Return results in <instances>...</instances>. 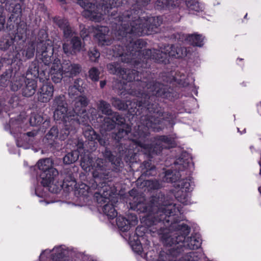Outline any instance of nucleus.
Segmentation results:
<instances>
[{
  "instance_id": "f257e3e1",
  "label": "nucleus",
  "mask_w": 261,
  "mask_h": 261,
  "mask_svg": "<svg viewBox=\"0 0 261 261\" xmlns=\"http://www.w3.org/2000/svg\"><path fill=\"white\" fill-rule=\"evenodd\" d=\"M126 202L131 209L147 214L144 222L150 232L161 236L165 245H174L171 248L172 255L177 256L184 248L195 250L201 246V239L198 234L186 239L190 227L178 223L180 220L175 216L181 214V210L175 204L167 201L165 195L160 193L158 197H153L149 202H146L144 196L139 194L137 190L132 189L129 192Z\"/></svg>"
},
{
  "instance_id": "f03ea898",
  "label": "nucleus",
  "mask_w": 261,
  "mask_h": 261,
  "mask_svg": "<svg viewBox=\"0 0 261 261\" xmlns=\"http://www.w3.org/2000/svg\"><path fill=\"white\" fill-rule=\"evenodd\" d=\"M150 0H132V8L118 17V24L115 36L120 44L125 46L129 40L137 37L149 35L157 32L156 29L162 24L160 17H141V8Z\"/></svg>"
},
{
  "instance_id": "7ed1b4c3",
  "label": "nucleus",
  "mask_w": 261,
  "mask_h": 261,
  "mask_svg": "<svg viewBox=\"0 0 261 261\" xmlns=\"http://www.w3.org/2000/svg\"><path fill=\"white\" fill-rule=\"evenodd\" d=\"M145 42L141 39L129 40L124 48L120 44H117L113 48V56L120 57L122 62L130 63L137 66L146 68L148 66V60L153 59L158 62H164L168 61L169 57L179 58L186 55V49L181 47H175L173 45L165 46L161 49H143L142 48L145 45Z\"/></svg>"
},
{
  "instance_id": "20e7f679",
  "label": "nucleus",
  "mask_w": 261,
  "mask_h": 261,
  "mask_svg": "<svg viewBox=\"0 0 261 261\" xmlns=\"http://www.w3.org/2000/svg\"><path fill=\"white\" fill-rule=\"evenodd\" d=\"M126 86L127 83L123 86L121 90L124 89V91L120 92L119 94L124 95L126 93L129 94L128 92L131 89V87L130 89H127ZM132 89L136 92V95H132L138 97V99H134L133 101L127 100L124 103L118 98H113L112 103L118 110H127L132 115H140V110L145 111V115L149 114L148 107H151L152 103L157 102L156 101L157 97L169 99H171L172 97L168 86L155 82L154 80L143 81L140 85L135 86Z\"/></svg>"
},
{
  "instance_id": "39448f33",
  "label": "nucleus",
  "mask_w": 261,
  "mask_h": 261,
  "mask_svg": "<svg viewBox=\"0 0 261 261\" xmlns=\"http://www.w3.org/2000/svg\"><path fill=\"white\" fill-rule=\"evenodd\" d=\"M148 113L142 118V125L138 127L139 130L134 133L133 140L136 141L141 148V151L151 157L153 154H159L163 149L169 148L172 144L171 138L165 136H160L155 142L150 144L149 140V130L159 132L163 128V120H168L171 115L168 112H163L157 102L152 103L151 107H148Z\"/></svg>"
},
{
  "instance_id": "423d86ee",
  "label": "nucleus",
  "mask_w": 261,
  "mask_h": 261,
  "mask_svg": "<svg viewBox=\"0 0 261 261\" xmlns=\"http://www.w3.org/2000/svg\"><path fill=\"white\" fill-rule=\"evenodd\" d=\"M188 165L187 161L179 158L174 163V171H166L163 178L164 182L175 183V197L185 205L190 203L189 193L193 190L194 186L189 176Z\"/></svg>"
},
{
  "instance_id": "0eeeda50",
  "label": "nucleus",
  "mask_w": 261,
  "mask_h": 261,
  "mask_svg": "<svg viewBox=\"0 0 261 261\" xmlns=\"http://www.w3.org/2000/svg\"><path fill=\"white\" fill-rule=\"evenodd\" d=\"M107 68L110 73L117 75L124 80L123 85L125 84L124 81L130 83L128 86L131 87V88L140 85L143 81H149L154 79V74H151L149 71L141 72L139 74V71L120 68L118 62L109 63L107 65ZM128 92L130 94H136V91L133 89H130Z\"/></svg>"
},
{
  "instance_id": "6e6552de",
  "label": "nucleus",
  "mask_w": 261,
  "mask_h": 261,
  "mask_svg": "<svg viewBox=\"0 0 261 261\" xmlns=\"http://www.w3.org/2000/svg\"><path fill=\"white\" fill-rule=\"evenodd\" d=\"M38 167L42 171L40 174L41 183L44 187H47L51 193H57L62 185V181H56L58 175V170L53 167V162L49 159L40 160L38 162Z\"/></svg>"
},
{
  "instance_id": "1a4fd4ad",
  "label": "nucleus",
  "mask_w": 261,
  "mask_h": 261,
  "mask_svg": "<svg viewBox=\"0 0 261 261\" xmlns=\"http://www.w3.org/2000/svg\"><path fill=\"white\" fill-rule=\"evenodd\" d=\"M109 163L104 161L102 159L98 158L93 162L92 173L93 179L90 182L89 188L95 189L98 187V184H100L103 181L110 180L109 179L110 169L108 167Z\"/></svg>"
},
{
  "instance_id": "9d476101",
  "label": "nucleus",
  "mask_w": 261,
  "mask_h": 261,
  "mask_svg": "<svg viewBox=\"0 0 261 261\" xmlns=\"http://www.w3.org/2000/svg\"><path fill=\"white\" fill-rule=\"evenodd\" d=\"M143 116H145V115L141 117L140 124L134 128L133 133H130L131 128L130 126H127V127H120L118 128V131L117 133H113L112 135V137L117 141H119L122 139H127L129 140V141H131L132 143L130 144V146H129L128 148H130L132 149V152H135V150H137L138 151H141V148L139 146V144L137 143L136 141L133 140V138H134V133L136 132H139V130L138 129V127L140 125H142V118ZM139 132H140V134H142V130H139Z\"/></svg>"
},
{
  "instance_id": "9b49d317",
  "label": "nucleus",
  "mask_w": 261,
  "mask_h": 261,
  "mask_svg": "<svg viewBox=\"0 0 261 261\" xmlns=\"http://www.w3.org/2000/svg\"><path fill=\"white\" fill-rule=\"evenodd\" d=\"M54 47L51 40H41L37 45V55L45 65L48 66L55 59L53 57Z\"/></svg>"
},
{
  "instance_id": "f8f14e48",
  "label": "nucleus",
  "mask_w": 261,
  "mask_h": 261,
  "mask_svg": "<svg viewBox=\"0 0 261 261\" xmlns=\"http://www.w3.org/2000/svg\"><path fill=\"white\" fill-rule=\"evenodd\" d=\"M81 186H82V188L83 189L87 187V190L89 189V186L88 187L86 185H81ZM111 188L112 182L111 180H109L108 182L105 180L100 184H98V187L95 189L90 188V189L92 190L97 189V191L94 193V197L100 205V206H101L102 204L106 202L109 203L110 197L112 193Z\"/></svg>"
},
{
  "instance_id": "ddd939ff",
  "label": "nucleus",
  "mask_w": 261,
  "mask_h": 261,
  "mask_svg": "<svg viewBox=\"0 0 261 261\" xmlns=\"http://www.w3.org/2000/svg\"><path fill=\"white\" fill-rule=\"evenodd\" d=\"M122 148L121 145L119 146V155L118 156H115L107 147H106L105 150L102 151L103 157L106 159H107L109 161V163H111L114 169L116 171L119 170L120 167H121V164H122L121 161L122 157L123 156H127V155L132 156L134 154L136 153V152H132L130 148H127L124 147L125 150H121Z\"/></svg>"
},
{
  "instance_id": "4468645a",
  "label": "nucleus",
  "mask_w": 261,
  "mask_h": 261,
  "mask_svg": "<svg viewBox=\"0 0 261 261\" xmlns=\"http://www.w3.org/2000/svg\"><path fill=\"white\" fill-rule=\"evenodd\" d=\"M67 106L66 98L64 95H60L55 97L53 101V107L55 109L54 115L55 120L68 119Z\"/></svg>"
},
{
  "instance_id": "2eb2a0df",
  "label": "nucleus",
  "mask_w": 261,
  "mask_h": 261,
  "mask_svg": "<svg viewBox=\"0 0 261 261\" xmlns=\"http://www.w3.org/2000/svg\"><path fill=\"white\" fill-rule=\"evenodd\" d=\"M70 45L68 43H64L62 45L63 52L67 56L75 55L81 51H85V45L82 42L80 37L74 36L72 38Z\"/></svg>"
},
{
  "instance_id": "dca6fc26",
  "label": "nucleus",
  "mask_w": 261,
  "mask_h": 261,
  "mask_svg": "<svg viewBox=\"0 0 261 261\" xmlns=\"http://www.w3.org/2000/svg\"><path fill=\"white\" fill-rule=\"evenodd\" d=\"M68 117L66 126H71L72 128H77L80 124L85 125V126L89 125L90 119L86 110H85V112L77 115L69 113Z\"/></svg>"
},
{
  "instance_id": "f3484780",
  "label": "nucleus",
  "mask_w": 261,
  "mask_h": 261,
  "mask_svg": "<svg viewBox=\"0 0 261 261\" xmlns=\"http://www.w3.org/2000/svg\"><path fill=\"white\" fill-rule=\"evenodd\" d=\"M59 66L65 77H72L81 71V66L79 64L72 63L69 60H64L61 63L59 59Z\"/></svg>"
},
{
  "instance_id": "a211bd4d",
  "label": "nucleus",
  "mask_w": 261,
  "mask_h": 261,
  "mask_svg": "<svg viewBox=\"0 0 261 261\" xmlns=\"http://www.w3.org/2000/svg\"><path fill=\"white\" fill-rule=\"evenodd\" d=\"M28 126V118L25 112L21 113L16 118H11L9 121V129L11 134L20 131Z\"/></svg>"
},
{
  "instance_id": "6ab92c4d",
  "label": "nucleus",
  "mask_w": 261,
  "mask_h": 261,
  "mask_svg": "<svg viewBox=\"0 0 261 261\" xmlns=\"http://www.w3.org/2000/svg\"><path fill=\"white\" fill-rule=\"evenodd\" d=\"M54 92V86L50 83L43 84L37 92V99L41 102H48L52 98Z\"/></svg>"
},
{
  "instance_id": "aec40b11",
  "label": "nucleus",
  "mask_w": 261,
  "mask_h": 261,
  "mask_svg": "<svg viewBox=\"0 0 261 261\" xmlns=\"http://www.w3.org/2000/svg\"><path fill=\"white\" fill-rule=\"evenodd\" d=\"M138 223V219L135 215L128 216V218L119 216L116 218V224L118 228L122 231L128 230L132 226L136 225Z\"/></svg>"
},
{
  "instance_id": "412c9836",
  "label": "nucleus",
  "mask_w": 261,
  "mask_h": 261,
  "mask_svg": "<svg viewBox=\"0 0 261 261\" xmlns=\"http://www.w3.org/2000/svg\"><path fill=\"white\" fill-rule=\"evenodd\" d=\"M89 103V100L85 95H80L74 100L73 110L68 111V114L77 115L85 112L86 107Z\"/></svg>"
},
{
  "instance_id": "4be33fe9",
  "label": "nucleus",
  "mask_w": 261,
  "mask_h": 261,
  "mask_svg": "<svg viewBox=\"0 0 261 261\" xmlns=\"http://www.w3.org/2000/svg\"><path fill=\"white\" fill-rule=\"evenodd\" d=\"M49 73L51 80L54 83H59L61 82L64 75L59 66V59L58 58H56L54 60Z\"/></svg>"
},
{
  "instance_id": "5701e85b",
  "label": "nucleus",
  "mask_w": 261,
  "mask_h": 261,
  "mask_svg": "<svg viewBox=\"0 0 261 261\" xmlns=\"http://www.w3.org/2000/svg\"><path fill=\"white\" fill-rule=\"evenodd\" d=\"M109 32V29L107 27H100L95 37L98 41V44L101 46L109 45L112 42V39H110L107 33Z\"/></svg>"
},
{
  "instance_id": "b1692460",
  "label": "nucleus",
  "mask_w": 261,
  "mask_h": 261,
  "mask_svg": "<svg viewBox=\"0 0 261 261\" xmlns=\"http://www.w3.org/2000/svg\"><path fill=\"white\" fill-rule=\"evenodd\" d=\"M23 2L24 0H19ZM16 0H0V3H5L6 10L12 13L11 14H14L17 17L21 15V6L19 4H14Z\"/></svg>"
},
{
  "instance_id": "393cba45",
  "label": "nucleus",
  "mask_w": 261,
  "mask_h": 261,
  "mask_svg": "<svg viewBox=\"0 0 261 261\" xmlns=\"http://www.w3.org/2000/svg\"><path fill=\"white\" fill-rule=\"evenodd\" d=\"M25 79V85L22 89V94L25 97H31L35 94L36 91L37 87V80Z\"/></svg>"
},
{
  "instance_id": "a878e982",
  "label": "nucleus",
  "mask_w": 261,
  "mask_h": 261,
  "mask_svg": "<svg viewBox=\"0 0 261 261\" xmlns=\"http://www.w3.org/2000/svg\"><path fill=\"white\" fill-rule=\"evenodd\" d=\"M142 176L146 177L154 176L156 174V170L154 165L150 161H144L140 166Z\"/></svg>"
},
{
  "instance_id": "bb28decb",
  "label": "nucleus",
  "mask_w": 261,
  "mask_h": 261,
  "mask_svg": "<svg viewBox=\"0 0 261 261\" xmlns=\"http://www.w3.org/2000/svg\"><path fill=\"white\" fill-rule=\"evenodd\" d=\"M59 175L56 176V181H62V185L61 188V189L59 190V191L62 189V187H63L64 184L66 182H75V178L73 175L72 172L71 171V169L69 168H66L63 170V171L61 172L60 176L61 177V179L59 180L58 179Z\"/></svg>"
},
{
  "instance_id": "cd10ccee",
  "label": "nucleus",
  "mask_w": 261,
  "mask_h": 261,
  "mask_svg": "<svg viewBox=\"0 0 261 261\" xmlns=\"http://www.w3.org/2000/svg\"><path fill=\"white\" fill-rule=\"evenodd\" d=\"M186 40L194 46L201 47L204 44V37L201 35L196 33L187 35Z\"/></svg>"
},
{
  "instance_id": "c85d7f7f",
  "label": "nucleus",
  "mask_w": 261,
  "mask_h": 261,
  "mask_svg": "<svg viewBox=\"0 0 261 261\" xmlns=\"http://www.w3.org/2000/svg\"><path fill=\"white\" fill-rule=\"evenodd\" d=\"M39 75L38 63L36 61L32 62L26 72L25 78L35 79L36 80Z\"/></svg>"
},
{
  "instance_id": "c756f323",
  "label": "nucleus",
  "mask_w": 261,
  "mask_h": 261,
  "mask_svg": "<svg viewBox=\"0 0 261 261\" xmlns=\"http://www.w3.org/2000/svg\"><path fill=\"white\" fill-rule=\"evenodd\" d=\"M53 259L54 261H71L65 257V250L62 246L56 247L53 249Z\"/></svg>"
},
{
  "instance_id": "7c9ffc66",
  "label": "nucleus",
  "mask_w": 261,
  "mask_h": 261,
  "mask_svg": "<svg viewBox=\"0 0 261 261\" xmlns=\"http://www.w3.org/2000/svg\"><path fill=\"white\" fill-rule=\"evenodd\" d=\"M45 139L48 140V143L49 145H53L56 140L59 139L58 128L56 126L51 127L46 134Z\"/></svg>"
},
{
  "instance_id": "2f4dec72",
  "label": "nucleus",
  "mask_w": 261,
  "mask_h": 261,
  "mask_svg": "<svg viewBox=\"0 0 261 261\" xmlns=\"http://www.w3.org/2000/svg\"><path fill=\"white\" fill-rule=\"evenodd\" d=\"M97 109L103 114L111 115L112 114V111L110 103L107 101L100 100L97 103Z\"/></svg>"
},
{
  "instance_id": "473e14b6",
  "label": "nucleus",
  "mask_w": 261,
  "mask_h": 261,
  "mask_svg": "<svg viewBox=\"0 0 261 261\" xmlns=\"http://www.w3.org/2000/svg\"><path fill=\"white\" fill-rule=\"evenodd\" d=\"M83 134L85 137L90 141H94L98 138V135L96 133L93 128L88 125L83 128Z\"/></svg>"
},
{
  "instance_id": "72a5a7b5",
  "label": "nucleus",
  "mask_w": 261,
  "mask_h": 261,
  "mask_svg": "<svg viewBox=\"0 0 261 261\" xmlns=\"http://www.w3.org/2000/svg\"><path fill=\"white\" fill-rule=\"evenodd\" d=\"M60 120L63 121L64 124V127L59 132V140H64L68 137L69 133L71 131H74L76 128H71V126H66V122L68 121L66 119H60Z\"/></svg>"
},
{
  "instance_id": "f704fd0d",
  "label": "nucleus",
  "mask_w": 261,
  "mask_h": 261,
  "mask_svg": "<svg viewBox=\"0 0 261 261\" xmlns=\"http://www.w3.org/2000/svg\"><path fill=\"white\" fill-rule=\"evenodd\" d=\"M102 211L110 219H113L117 216V212L114 205L110 203H108L103 206Z\"/></svg>"
},
{
  "instance_id": "c9c22d12",
  "label": "nucleus",
  "mask_w": 261,
  "mask_h": 261,
  "mask_svg": "<svg viewBox=\"0 0 261 261\" xmlns=\"http://www.w3.org/2000/svg\"><path fill=\"white\" fill-rule=\"evenodd\" d=\"M79 151L77 150H74L65 155L63 162L68 165L74 163L79 159Z\"/></svg>"
},
{
  "instance_id": "e433bc0d",
  "label": "nucleus",
  "mask_w": 261,
  "mask_h": 261,
  "mask_svg": "<svg viewBox=\"0 0 261 261\" xmlns=\"http://www.w3.org/2000/svg\"><path fill=\"white\" fill-rule=\"evenodd\" d=\"M43 120V118L41 115L36 113H32L29 119H28V122H29L30 125L35 126L40 125Z\"/></svg>"
},
{
  "instance_id": "4c0bfd02",
  "label": "nucleus",
  "mask_w": 261,
  "mask_h": 261,
  "mask_svg": "<svg viewBox=\"0 0 261 261\" xmlns=\"http://www.w3.org/2000/svg\"><path fill=\"white\" fill-rule=\"evenodd\" d=\"M25 81V77L23 75L16 77L15 79L11 82V89L14 91H17L22 87Z\"/></svg>"
},
{
  "instance_id": "58836bf2",
  "label": "nucleus",
  "mask_w": 261,
  "mask_h": 261,
  "mask_svg": "<svg viewBox=\"0 0 261 261\" xmlns=\"http://www.w3.org/2000/svg\"><path fill=\"white\" fill-rule=\"evenodd\" d=\"M201 257V253L199 252H191L186 255L175 261H199Z\"/></svg>"
},
{
  "instance_id": "ea45409f",
  "label": "nucleus",
  "mask_w": 261,
  "mask_h": 261,
  "mask_svg": "<svg viewBox=\"0 0 261 261\" xmlns=\"http://www.w3.org/2000/svg\"><path fill=\"white\" fill-rule=\"evenodd\" d=\"M115 126L113 118L106 117L104 118L103 122L101 124V128L106 131H110L113 129Z\"/></svg>"
},
{
  "instance_id": "a19ab883",
  "label": "nucleus",
  "mask_w": 261,
  "mask_h": 261,
  "mask_svg": "<svg viewBox=\"0 0 261 261\" xmlns=\"http://www.w3.org/2000/svg\"><path fill=\"white\" fill-rule=\"evenodd\" d=\"M175 6L176 4H175L173 0H158L156 2V7L158 9Z\"/></svg>"
},
{
  "instance_id": "79ce46f5",
  "label": "nucleus",
  "mask_w": 261,
  "mask_h": 261,
  "mask_svg": "<svg viewBox=\"0 0 261 261\" xmlns=\"http://www.w3.org/2000/svg\"><path fill=\"white\" fill-rule=\"evenodd\" d=\"M35 46L33 43H29L25 48L22 49L24 54L26 60L33 57L35 53Z\"/></svg>"
},
{
  "instance_id": "37998d69",
  "label": "nucleus",
  "mask_w": 261,
  "mask_h": 261,
  "mask_svg": "<svg viewBox=\"0 0 261 261\" xmlns=\"http://www.w3.org/2000/svg\"><path fill=\"white\" fill-rule=\"evenodd\" d=\"M113 120L115 125L117 124L120 125V127H127L129 126L128 124L125 123V119L124 117L120 115L118 113H114L112 115Z\"/></svg>"
},
{
  "instance_id": "c03bdc74",
  "label": "nucleus",
  "mask_w": 261,
  "mask_h": 261,
  "mask_svg": "<svg viewBox=\"0 0 261 261\" xmlns=\"http://www.w3.org/2000/svg\"><path fill=\"white\" fill-rule=\"evenodd\" d=\"M27 28L24 23L19 24L16 30V32L15 33L14 39L18 38V40L22 39L23 37L26 35Z\"/></svg>"
},
{
  "instance_id": "a18cd8bd",
  "label": "nucleus",
  "mask_w": 261,
  "mask_h": 261,
  "mask_svg": "<svg viewBox=\"0 0 261 261\" xmlns=\"http://www.w3.org/2000/svg\"><path fill=\"white\" fill-rule=\"evenodd\" d=\"M53 21L61 30H63L69 25V22L66 19L59 16L55 17L53 18Z\"/></svg>"
},
{
  "instance_id": "49530a36",
  "label": "nucleus",
  "mask_w": 261,
  "mask_h": 261,
  "mask_svg": "<svg viewBox=\"0 0 261 261\" xmlns=\"http://www.w3.org/2000/svg\"><path fill=\"white\" fill-rule=\"evenodd\" d=\"M93 162L89 158H83L81 160V166L86 171H90L92 169Z\"/></svg>"
},
{
  "instance_id": "de8ad7c7",
  "label": "nucleus",
  "mask_w": 261,
  "mask_h": 261,
  "mask_svg": "<svg viewBox=\"0 0 261 261\" xmlns=\"http://www.w3.org/2000/svg\"><path fill=\"white\" fill-rule=\"evenodd\" d=\"M71 86L77 89V91H80V93H83L84 92V81L81 78L75 79L73 85Z\"/></svg>"
},
{
  "instance_id": "09e8293b",
  "label": "nucleus",
  "mask_w": 261,
  "mask_h": 261,
  "mask_svg": "<svg viewBox=\"0 0 261 261\" xmlns=\"http://www.w3.org/2000/svg\"><path fill=\"white\" fill-rule=\"evenodd\" d=\"M100 72L96 67L91 68L89 71V78L93 81H98Z\"/></svg>"
},
{
  "instance_id": "8fccbe9b",
  "label": "nucleus",
  "mask_w": 261,
  "mask_h": 261,
  "mask_svg": "<svg viewBox=\"0 0 261 261\" xmlns=\"http://www.w3.org/2000/svg\"><path fill=\"white\" fill-rule=\"evenodd\" d=\"M13 40L14 39L12 37L10 39H3L2 40L0 41V49H7L13 44Z\"/></svg>"
},
{
  "instance_id": "3c124183",
  "label": "nucleus",
  "mask_w": 261,
  "mask_h": 261,
  "mask_svg": "<svg viewBox=\"0 0 261 261\" xmlns=\"http://www.w3.org/2000/svg\"><path fill=\"white\" fill-rule=\"evenodd\" d=\"M17 17L14 14H11L9 17L6 23V28L8 30L11 31L14 28L15 22L17 20Z\"/></svg>"
},
{
  "instance_id": "603ef678",
  "label": "nucleus",
  "mask_w": 261,
  "mask_h": 261,
  "mask_svg": "<svg viewBox=\"0 0 261 261\" xmlns=\"http://www.w3.org/2000/svg\"><path fill=\"white\" fill-rule=\"evenodd\" d=\"M145 185L150 189L156 190L161 188V185L158 180H148L145 182Z\"/></svg>"
},
{
  "instance_id": "864d4df0",
  "label": "nucleus",
  "mask_w": 261,
  "mask_h": 261,
  "mask_svg": "<svg viewBox=\"0 0 261 261\" xmlns=\"http://www.w3.org/2000/svg\"><path fill=\"white\" fill-rule=\"evenodd\" d=\"M68 95L71 98H76L78 97L82 93H80L77 89L72 86H70L68 90Z\"/></svg>"
},
{
  "instance_id": "5fc2aeb1",
  "label": "nucleus",
  "mask_w": 261,
  "mask_h": 261,
  "mask_svg": "<svg viewBox=\"0 0 261 261\" xmlns=\"http://www.w3.org/2000/svg\"><path fill=\"white\" fill-rule=\"evenodd\" d=\"M89 58L92 62H96L100 57V53L95 49H93L89 51Z\"/></svg>"
},
{
  "instance_id": "6e6d98bb",
  "label": "nucleus",
  "mask_w": 261,
  "mask_h": 261,
  "mask_svg": "<svg viewBox=\"0 0 261 261\" xmlns=\"http://www.w3.org/2000/svg\"><path fill=\"white\" fill-rule=\"evenodd\" d=\"M4 8L0 5V32L4 29L5 24L6 23V16L3 15Z\"/></svg>"
},
{
  "instance_id": "4d7b16f0",
  "label": "nucleus",
  "mask_w": 261,
  "mask_h": 261,
  "mask_svg": "<svg viewBox=\"0 0 261 261\" xmlns=\"http://www.w3.org/2000/svg\"><path fill=\"white\" fill-rule=\"evenodd\" d=\"M62 31L63 32L64 37L65 38H68L70 37L74 34V32L72 30L70 25H68L67 27L65 28Z\"/></svg>"
},
{
  "instance_id": "13d9d810",
  "label": "nucleus",
  "mask_w": 261,
  "mask_h": 261,
  "mask_svg": "<svg viewBox=\"0 0 261 261\" xmlns=\"http://www.w3.org/2000/svg\"><path fill=\"white\" fill-rule=\"evenodd\" d=\"M187 6L192 10L198 11V3L194 1H190L187 3Z\"/></svg>"
},
{
  "instance_id": "bf43d9fd",
  "label": "nucleus",
  "mask_w": 261,
  "mask_h": 261,
  "mask_svg": "<svg viewBox=\"0 0 261 261\" xmlns=\"http://www.w3.org/2000/svg\"><path fill=\"white\" fill-rule=\"evenodd\" d=\"M96 140L101 146H107L109 144V141L105 136H100L98 135V138Z\"/></svg>"
},
{
  "instance_id": "052dcab7",
  "label": "nucleus",
  "mask_w": 261,
  "mask_h": 261,
  "mask_svg": "<svg viewBox=\"0 0 261 261\" xmlns=\"http://www.w3.org/2000/svg\"><path fill=\"white\" fill-rule=\"evenodd\" d=\"M133 249L137 253H140L142 251V246L140 243L136 242V244H132Z\"/></svg>"
},
{
  "instance_id": "680f3d73",
  "label": "nucleus",
  "mask_w": 261,
  "mask_h": 261,
  "mask_svg": "<svg viewBox=\"0 0 261 261\" xmlns=\"http://www.w3.org/2000/svg\"><path fill=\"white\" fill-rule=\"evenodd\" d=\"M15 58L19 61H25L26 59L22 50H20L15 55Z\"/></svg>"
},
{
  "instance_id": "e2e57ef3",
  "label": "nucleus",
  "mask_w": 261,
  "mask_h": 261,
  "mask_svg": "<svg viewBox=\"0 0 261 261\" xmlns=\"http://www.w3.org/2000/svg\"><path fill=\"white\" fill-rule=\"evenodd\" d=\"M38 132L35 130H33L32 132H29L25 134H24L23 135V138L27 139V137H34V136H36Z\"/></svg>"
},
{
  "instance_id": "0e129e2a",
  "label": "nucleus",
  "mask_w": 261,
  "mask_h": 261,
  "mask_svg": "<svg viewBox=\"0 0 261 261\" xmlns=\"http://www.w3.org/2000/svg\"><path fill=\"white\" fill-rule=\"evenodd\" d=\"M145 230V228L143 226H138L137 227L136 230V233L138 236H141V234H139L140 231H144Z\"/></svg>"
},
{
  "instance_id": "69168bd1",
  "label": "nucleus",
  "mask_w": 261,
  "mask_h": 261,
  "mask_svg": "<svg viewBox=\"0 0 261 261\" xmlns=\"http://www.w3.org/2000/svg\"><path fill=\"white\" fill-rule=\"evenodd\" d=\"M182 76L183 77L181 76L180 79H178L177 76H176L175 77V81H177L178 82H181L183 80H184V77L185 76V75H183Z\"/></svg>"
},
{
  "instance_id": "338daca9",
  "label": "nucleus",
  "mask_w": 261,
  "mask_h": 261,
  "mask_svg": "<svg viewBox=\"0 0 261 261\" xmlns=\"http://www.w3.org/2000/svg\"><path fill=\"white\" fill-rule=\"evenodd\" d=\"M106 84V82L105 81H101L100 82V87L101 88H103L105 86Z\"/></svg>"
},
{
  "instance_id": "774afa93",
  "label": "nucleus",
  "mask_w": 261,
  "mask_h": 261,
  "mask_svg": "<svg viewBox=\"0 0 261 261\" xmlns=\"http://www.w3.org/2000/svg\"><path fill=\"white\" fill-rule=\"evenodd\" d=\"M42 34L43 38H46L47 35L44 31H40L39 33V34Z\"/></svg>"
}]
</instances>
